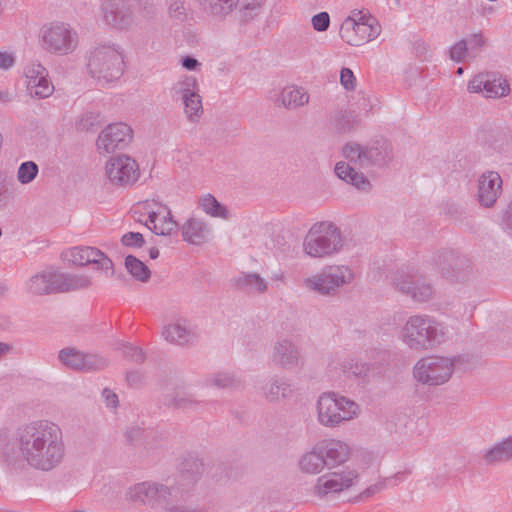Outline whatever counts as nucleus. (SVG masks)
Returning <instances> with one entry per match:
<instances>
[{
  "mask_svg": "<svg viewBox=\"0 0 512 512\" xmlns=\"http://www.w3.org/2000/svg\"><path fill=\"white\" fill-rule=\"evenodd\" d=\"M123 356L137 364L143 363L146 359L143 350L130 344H124L122 347Z\"/></svg>",
  "mask_w": 512,
  "mask_h": 512,
  "instance_id": "nucleus-48",
  "label": "nucleus"
},
{
  "mask_svg": "<svg viewBox=\"0 0 512 512\" xmlns=\"http://www.w3.org/2000/svg\"><path fill=\"white\" fill-rule=\"evenodd\" d=\"M470 93L484 92L488 98H500L510 92V85L498 72H481L468 83Z\"/></svg>",
  "mask_w": 512,
  "mask_h": 512,
  "instance_id": "nucleus-15",
  "label": "nucleus"
},
{
  "mask_svg": "<svg viewBox=\"0 0 512 512\" xmlns=\"http://www.w3.org/2000/svg\"><path fill=\"white\" fill-rule=\"evenodd\" d=\"M100 114L87 111L76 121V129L81 132H94L100 126Z\"/></svg>",
  "mask_w": 512,
  "mask_h": 512,
  "instance_id": "nucleus-43",
  "label": "nucleus"
},
{
  "mask_svg": "<svg viewBox=\"0 0 512 512\" xmlns=\"http://www.w3.org/2000/svg\"><path fill=\"white\" fill-rule=\"evenodd\" d=\"M241 384L239 378H237L234 374L227 372H219L207 377L203 385L206 387H216L219 389H232L237 388Z\"/></svg>",
  "mask_w": 512,
  "mask_h": 512,
  "instance_id": "nucleus-37",
  "label": "nucleus"
},
{
  "mask_svg": "<svg viewBox=\"0 0 512 512\" xmlns=\"http://www.w3.org/2000/svg\"><path fill=\"white\" fill-rule=\"evenodd\" d=\"M236 287L244 292L262 293L267 289V282L257 273L243 274L234 279Z\"/></svg>",
  "mask_w": 512,
  "mask_h": 512,
  "instance_id": "nucleus-35",
  "label": "nucleus"
},
{
  "mask_svg": "<svg viewBox=\"0 0 512 512\" xmlns=\"http://www.w3.org/2000/svg\"><path fill=\"white\" fill-rule=\"evenodd\" d=\"M62 258L77 266L93 264L95 266V269L104 270L106 273L110 271V274L114 275L113 261L102 251L95 247H73L69 250L64 251L62 253Z\"/></svg>",
  "mask_w": 512,
  "mask_h": 512,
  "instance_id": "nucleus-13",
  "label": "nucleus"
},
{
  "mask_svg": "<svg viewBox=\"0 0 512 512\" xmlns=\"http://www.w3.org/2000/svg\"><path fill=\"white\" fill-rule=\"evenodd\" d=\"M181 232L184 241L201 245L208 240L210 228L203 220L191 217L181 226Z\"/></svg>",
  "mask_w": 512,
  "mask_h": 512,
  "instance_id": "nucleus-28",
  "label": "nucleus"
},
{
  "mask_svg": "<svg viewBox=\"0 0 512 512\" xmlns=\"http://www.w3.org/2000/svg\"><path fill=\"white\" fill-rule=\"evenodd\" d=\"M393 284L401 293L410 296L417 302L428 301L433 295V287L429 283L421 281L404 270L397 271L393 278Z\"/></svg>",
  "mask_w": 512,
  "mask_h": 512,
  "instance_id": "nucleus-18",
  "label": "nucleus"
},
{
  "mask_svg": "<svg viewBox=\"0 0 512 512\" xmlns=\"http://www.w3.org/2000/svg\"><path fill=\"white\" fill-rule=\"evenodd\" d=\"M106 175L111 183L125 186L134 183L139 178V166L128 155L111 157L106 164Z\"/></svg>",
  "mask_w": 512,
  "mask_h": 512,
  "instance_id": "nucleus-16",
  "label": "nucleus"
},
{
  "mask_svg": "<svg viewBox=\"0 0 512 512\" xmlns=\"http://www.w3.org/2000/svg\"><path fill=\"white\" fill-rule=\"evenodd\" d=\"M272 362L288 371L300 370L305 365V357L300 344L289 337L278 339L272 348Z\"/></svg>",
  "mask_w": 512,
  "mask_h": 512,
  "instance_id": "nucleus-12",
  "label": "nucleus"
},
{
  "mask_svg": "<svg viewBox=\"0 0 512 512\" xmlns=\"http://www.w3.org/2000/svg\"><path fill=\"white\" fill-rule=\"evenodd\" d=\"M59 360L73 370L96 371L107 366V360L94 354L82 353L75 348L67 347L59 351Z\"/></svg>",
  "mask_w": 512,
  "mask_h": 512,
  "instance_id": "nucleus-19",
  "label": "nucleus"
},
{
  "mask_svg": "<svg viewBox=\"0 0 512 512\" xmlns=\"http://www.w3.org/2000/svg\"><path fill=\"white\" fill-rule=\"evenodd\" d=\"M503 223L512 231V203H510L503 214Z\"/></svg>",
  "mask_w": 512,
  "mask_h": 512,
  "instance_id": "nucleus-61",
  "label": "nucleus"
},
{
  "mask_svg": "<svg viewBox=\"0 0 512 512\" xmlns=\"http://www.w3.org/2000/svg\"><path fill=\"white\" fill-rule=\"evenodd\" d=\"M27 88L30 94L37 98H47L54 91V86L48 76H39L34 83H28Z\"/></svg>",
  "mask_w": 512,
  "mask_h": 512,
  "instance_id": "nucleus-42",
  "label": "nucleus"
},
{
  "mask_svg": "<svg viewBox=\"0 0 512 512\" xmlns=\"http://www.w3.org/2000/svg\"><path fill=\"white\" fill-rule=\"evenodd\" d=\"M149 257L151 259H157L159 257V250L156 247L149 249Z\"/></svg>",
  "mask_w": 512,
  "mask_h": 512,
  "instance_id": "nucleus-63",
  "label": "nucleus"
},
{
  "mask_svg": "<svg viewBox=\"0 0 512 512\" xmlns=\"http://www.w3.org/2000/svg\"><path fill=\"white\" fill-rule=\"evenodd\" d=\"M319 444L320 453L323 455L324 464L326 468L332 469L349 459L350 448L349 446L340 440H324Z\"/></svg>",
  "mask_w": 512,
  "mask_h": 512,
  "instance_id": "nucleus-24",
  "label": "nucleus"
},
{
  "mask_svg": "<svg viewBox=\"0 0 512 512\" xmlns=\"http://www.w3.org/2000/svg\"><path fill=\"white\" fill-rule=\"evenodd\" d=\"M340 82L346 90H354L356 86V78L349 68H342L340 71Z\"/></svg>",
  "mask_w": 512,
  "mask_h": 512,
  "instance_id": "nucleus-53",
  "label": "nucleus"
},
{
  "mask_svg": "<svg viewBox=\"0 0 512 512\" xmlns=\"http://www.w3.org/2000/svg\"><path fill=\"white\" fill-rule=\"evenodd\" d=\"M25 75L28 83H34L39 76H48V71L40 63H31L26 67Z\"/></svg>",
  "mask_w": 512,
  "mask_h": 512,
  "instance_id": "nucleus-51",
  "label": "nucleus"
},
{
  "mask_svg": "<svg viewBox=\"0 0 512 512\" xmlns=\"http://www.w3.org/2000/svg\"><path fill=\"white\" fill-rule=\"evenodd\" d=\"M142 379L143 376L139 371H131L126 375V380L130 386H138L141 384Z\"/></svg>",
  "mask_w": 512,
  "mask_h": 512,
  "instance_id": "nucleus-59",
  "label": "nucleus"
},
{
  "mask_svg": "<svg viewBox=\"0 0 512 512\" xmlns=\"http://www.w3.org/2000/svg\"><path fill=\"white\" fill-rule=\"evenodd\" d=\"M459 361V356L453 358L443 356L422 357L414 365L413 376L422 384L442 385L451 378Z\"/></svg>",
  "mask_w": 512,
  "mask_h": 512,
  "instance_id": "nucleus-7",
  "label": "nucleus"
},
{
  "mask_svg": "<svg viewBox=\"0 0 512 512\" xmlns=\"http://www.w3.org/2000/svg\"><path fill=\"white\" fill-rule=\"evenodd\" d=\"M133 131L125 123H113L104 128L96 141L100 154H109L116 149H124L132 141Z\"/></svg>",
  "mask_w": 512,
  "mask_h": 512,
  "instance_id": "nucleus-14",
  "label": "nucleus"
},
{
  "mask_svg": "<svg viewBox=\"0 0 512 512\" xmlns=\"http://www.w3.org/2000/svg\"><path fill=\"white\" fill-rule=\"evenodd\" d=\"M203 471V462L194 455H188L180 463L176 484L173 487H179V496L183 495L182 504L186 505L187 496L191 488L200 480Z\"/></svg>",
  "mask_w": 512,
  "mask_h": 512,
  "instance_id": "nucleus-17",
  "label": "nucleus"
},
{
  "mask_svg": "<svg viewBox=\"0 0 512 512\" xmlns=\"http://www.w3.org/2000/svg\"><path fill=\"white\" fill-rule=\"evenodd\" d=\"M388 481H389V479H382V480L378 481L377 483L366 488L361 493V496L362 497H370V496H373L374 494L384 490L387 487Z\"/></svg>",
  "mask_w": 512,
  "mask_h": 512,
  "instance_id": "nucleus-55",
  "label": "nucleus"
},
{
  "mask_svg": "<svg viewBox=\"0 0 512 512\" xmlns=\"http://www.w3.org/2000/svg\"><path fill=\"white\" fill-rule=\"evenodd\" d=\"M15 443L23 460L32 469L50 472L64 461L66 445L58 424L48 420H34L20 425L15 432Z\"/></svg>",
  "mask_w": 512,
  "mask_h": 512,
  "instance_id": "nucleus-1",
  "label": "nucleus"
},
{
  "mask_svg": "<svg viewBox=\"0 0 512 512\" xmlns=\"http://www.w3.org/2000/svg\"><path fill=\"white\" fill-rule=\"evenodd\" d=\"M105 21L115 28L125 29L132 23V10L125 0H107L103 4Z\"/></svg>",
  "mask_w": 512,
  "mask_h": 512,
  "instance_id": "nucleus-23",
  "label": "nucleus"
},
{
  "mask_svg": "<svg viewBox=\"0 0 512 512\" xmlns=\"http://www.w3.org/2000/svg\"><path fill=\"white\" fill-rule=\"evenodd\" d=\"M309 102V94L302 88L297 86H286L274 98L277 106H283L286 109H297Z\"/></svg>",
  "mask_w": 512,
  "mask_h": 512,
  "instance_id": "nucleus-27",
  "label": "nucleus"
},
{
  "mask_svg": "<svg viewBox=\"0 0 512 512\" xmlns=\"http://www.w3.org/2000/svg\"><path fill=\"white\" fill-rule=\"evenodd\" d=\"M162 335L166 341L179 346L188 345L195 339L194 332L185 320H178L166 325Z\"/></svg>",
  "mask_w": 512,
  "mask_h": 512,
  "instance_id": "nucleus-29",
  "label": "nucleus"
},
{
  "mask_svg": "<svg viewBox=\"0 0 512 512\" xmlns=\"http://www.w3.org/2000/svg\"><path fill=\"white\" fill-rule=\"evenodd\" d=\"M239 4V21L247 24L262 13L264 0H242Z\"/></svg>",
  "mask_w": 512,
  "mask_h": 512,
  "instance_id": "nucleus-38",
  "label": "nucleus"
},
{
  "mask_svg": "<svg viewBox=\"0 0 512 512\" xmlns=\"http://www.w3.org/2000/svg\"><path fill=\"white\" fill-rule=\"evenodd\" d=\"M43 48L58 55H67L75 50L78 44L77 33L68 25L54 23L42 30Z\"/></svg>",
  "mask_w": 512,
  "mask_h": 512,
  "instance_id": "nucleus-11",
  "label": "nucleus"
},
{
  "mask_svg": "<svg viewBox=\"0 0 512 512\" xmlns=\"http://www.w3.org/2000/svg\"><path fill=\"white\" fill-rule=\"evenodd\" d=\"M10 193L7 188L0 186V210L5 209L10 202Z\"/></svg>",
  "mask_w": 512,
  "mask_h": 512,
  "instance_id": "nucleus-60",
  "label": "nucleus"
},
{
  "mask_svg": "<svg viewBox=\"0 0 512 512\" xmlns=\"http://www.w3.org/2000/svg\"><path fill=\"white\" fill-rule=\"evenodd\" d=\"M125 437L128 443L135 445L145 437V431L139 427H131L126 430Z\"/></svg>",
  "mask_w": 512,
  "mask_h": 512,
  "instance_id": "nucleus-54",
  "label": "nucleus"
},
{
  "mask_svg": "<svg viewBox=\"0 0 512 512\" xmlns=\"http://www.w3.org/2000/svg\"><path fill=\"white\" fill-rule=\"evenodd\" d=\"M87 69L91 77L100 84L119 80L125 69L122 48L116 44L95 47L89 54Z\"/></svg>",
  "mask_w": 512,
  "mask_h": 512,
  "instance_id": "nucleus-4",
  "label": "nucleus"
},
{
  "mask_svg": "<svg viewBox=\"0 0 512 512\" xmlns=\"http://www.w3.org/2000/svg\"><path fill=\"white\" fill-rule=\"evenodd\" d=\"M502 192V179L498 172L487 171L478 180V201L482 207L494 206Z\"/></svg>",
  "mask_w": 512,
  "mask_h": 512,
  "instance_id": "nucleus-21",
  "label": "nucleus"
},
{
  "mask_svg": "<svg viewBox=\"0 0 512 512\" xmlns=\"http://www.w3.org/2000/svg\"><path fill=\"white\" fill-rule=\"evenodd\" d=\"M102 397L104 398L107 407L116 408L119 404L117 394L108 388L103 389Z\"/></svg>",
  "mask_w": 512,
  "mask_h": 512,
  "instance_id": "nucleus-56",
  "label": "nucleus"
},
{
  "mask_svg": "<svg viewBox=\"0 0 512 512\" xmlns=\"http://www.w3.org/2000/svg\"><path fill=\"white\" fill-rule=\"evenodd\" d=\"M354 274L347 266H327L320 273L305 280L309 289L321 295H332L338 288L353 280Z\"/></svg>",
  "mask_w": 512,
  "mask_h": 512,
  "instance_id": "nucleus-9",
  "label": "nucleus"
},
{
  "mask_svg": "<svg viewBox=\"0 0 512 512\" xmlns=\"http://www.w3.org/2000/svg\"><path fill=\"white\" fill-rule=\"evenodd\" d=\"M342 370L348 377H354L362 383H369L374 378L373 364L362 360H347L342 363Z\"/></svg>",
  "mask_w": 512,
  "mask_h": 512,
  "instance_id": "nucleus-32",
  "label": "nucleus"
},
{
  "mask_svg": "<svg viewBox=\"0 0 512 512\" xmlns=\"http://www.w3.org/2000/svg\"><path fill=\"white\" fill-rule=\"evenodd\" d=\"M124 265L129 274L137 281L146 283L151 277V271L148 266L134 255H127Z\"/></svg>",
  "mask_w": 512,
  "mask_h": 512,
  "instance_id": "nucleus-36",
  "label": "nucleus"
},
{
  "mask_svg": "<svg viewBox=\"0 0 512 512\" xmlns=\"http://www.w3.org/2000/svg\"><path fill=\"white\" fill-rule=\"evenodd\" d=\"M58 270L48 268L33 275L28 282V290L34 295L57 294L58 291Z\"/></svg>",
  "mask_w": 512,
  "mask_h": 512,
  "instance_id": "nucleus-25",
  "label": "nucleus"
},
{
  "mask_svg": "<svg viewBox=\"0 0 512 512\" xmlns=\"http://www.w3.org/2000/svg\"><path fill=\"white\" fill-rule=\"evenodd\" d=\"M361 12L353 11L340 26L339 35L343 41L351 46H361L376 39L381 33V26L376 18L371 15H362Z\"/></svg>",
  "mask_w": 512,
  "mask_h": 512,
  "instance_id": "nucleus-8",
  "label": "nucleus"
},
{
  "mask_svg": "<svg viewBox=\"0 0 512 512\" xmlns=\"http://www.w3.org/2000/svg\"><path fill=\"white\" fill-rule=\"evenodd\" d=\"M154 205H157L154 201H146L144 203V209L148 211V219L145 222V226L156 235L167 236L175 233L179 226L173 219L171 210L167 206L159 204V206L166 212L162 217H160L161 212L154 210Z\"/></svg>",
  "mask_w": 512,
  "mask_h": 512,
  "instance_id": "nucleus-20",
  "label": "nucleus"
},
{
  "mask_svg": "<svg viewBox=\"0 0 512 512\" xmlns=\"http://www.w3.org/2000/svg\"><path fill=\"white\" fill-rule=\"evenodd\" d=\"M343 155L349 163L340 161L335 165L334 172L338 178L353 185L358 190L368 192L371 182L362 173L357 171L350 163L361 168L371 166L384 167L393 159L391 144L385 139L372 141L366 145L356 142L347 143L343 148Z\"/></svg>",
  "mask_w": 512,
  "mask_h": 512,
  "instance_id": "nucleus-2",
  "label": "nucleus"
},
{
  "mask_svg": "<svg viewBox=\"0 0 512 512\" xmlns=\"http://www.w3.org/2000/svg\"><path fill=\"white\" fill-rule=\"evenodd\" d=\"M484 459L487 464H494L509 460L502 442L497 443L492 448L487 450L484 455Z\"/></svg>",
  "mask_w": 512,
  "mask_h": 512,
  "instance_id": "nucleus-46",
  "label": "nucleus"
},
{
  "mask_svg": "<svg viewBox=\"0 0 512 512\" xmlns=\"http://www.w3.org/2000/svg\"><path fill=\"white\" fill-rule=\"evenodd\" d=\"M400 340L411 350L434 349L446 339V328L429 315H412L401 327Z\"/></svg>",
  "mask_w": 512,
  "mask_h": 512,
  "instance_id": "nucleus-3",
  "label": "nucleus"
},
{
  "mask_svg": "<svg viewBox=\"0 0 512 512\" xmlns=\"http://www.w3.org/2000/svg\"><path fill=\"white\" fill-rule=\"evenodd\" d=\"M56 277H58L59 293L87 289L92 285L91 278L84 274L63 273L58 271Z\"/></svg>",
  "mask_w": 512,
  "mask_h": 512,
  "instance_id": "nucleus-33",
  "label": "nucleus"
},
{
  "mask_svg": "<svg viewBox=\"0 0 512 512\" xmlns=\"http://www.w3.org/2000/svg\"><path fill=\"white\" fill-rule=\"evenodd\" d=\"M39 167L34 161H25L20 164L17 170V180L26 185L31 183L38 175Z\"/></svg>",
  "mask_w": 512,
  "mask_h": 512,
  "instance_id": "nucleus-44",
  "label": "nucleus"
},
{
  "mask_svg": "<svg viewBox=\"0 0 512 512\" xmlns=\"http://www.w3.org/2000/svg\"><path fill=\"white\" fill-rule=\"evenodd\" d=\"M204 12L216 20H224L239 5V0H199Z\"/></svg>",
  "mask_w": 512,
  "mask_h": 512,
  "instance_id": "nucleus-31",
  "label": "nucleus"
},
{
  "mask_svg": "<svg viewBox=\"0 0 512 512\" xmlns=\"http://www.w3.org/2000/svg\"><path fill=\"white\" fill-rule=\"evenodd\" d=\"M197 81L193 76H185L177 81L171 88V97L176 101H182L189 97V93H196Z\"/></svg>",
  "mask_w": 512,
  "mask_h": 512,
  "instance_id": "nucleus-39",
  "label": "nucleus"
},
{
  "mask_svg": "<svg viewBox=\"0 0 512 512\" xmlns=\"http://www.w3.org/2000/svg\"><path fill=\"white\" fill-rule=\"evenodd\" d=\"M311 22L314 30L325 32L330 25V16L327 12H320L312 17Z\"/></svg>",
  "mask_w": 512,
  "mask_h": 512,
  "instance_id": "nucleus-52",
  "label": "nucleus"
},
{
  "mask_svg": "<svg viewBox=\"0 0 512 512\" xmlns=\"http://www.w3.org/2000/svg\"><path fill=\"white\" fill-rule=\"evenodd\" d=\"M359 413V405L335 392L322 393L317 401L319 422L326 427H336L354 419Z\"/></svg>",
  "mask_w": 512,
  "mask_h": 512,
  "instance_id": "nucleus-6",
  "label": "nucleus"
},
{
  "mask_svg": "<svg viewBox=\"0 0 512 512\" xmlns=\"http://www.w3.org/2000/svg\"><path fill=\"white\" fill-rule=\"evenodd\" d=\"M263 394L269 402H279L292 398L294 387L286 378H271L263 387Z\"/></svg>",
  "mask_w": 512,
  "mask_h": 512,
  "instance_id": "nucleus-30",
  "label": "nucleus"
},
{
  "mask_svg": "<svg viewBox=\"0 0 512 512\" xmlns=\"http://www.w3.org/2000/svg\"><path fill=\"white\" fill-rule=\"evenodd\" d=\"M502 443L504 445L508 459L511 460L512 459V437H508L507 439L502 441Z\"/></svg>",
  "mask_w": 512,
  "mask_h": 512,
  "instance_id": "nucleus-62",
  "label": "nucleus"
},
{
  "mask_svg": "<svg viewBox=\"0 0 512 512\" xmlns=\"http://www.w3.org/2000/svg\"><path fill=\"white\" fill-rule=\"evenodd\" d=\"M15 63V57L8 52H0V69H9Z\"/></svg>",
  "mask_w": 512,
  "mask_h": 512,
  "instance_id": "nucleus-58",
  "label": "nucleus"
},
{
  "mask_svg": "<svg viewBox=\"0 0 512 512\" xmlns=\"http://www.w3.org/2000/svg\"><path fill=\"white\" fill-rule=\"evenodd\" d=\"M159 402L166 408L183 411H195L204 403L197 400L191 393L180 389L162 393Z\"/></svg>",
  "mask_w": 512,
  "mask_h": 512,
  "instance_id": "nucleus-26",
  "label": "nucleus"
},
{
  "mask_svg": "<svg viewBox=\"0 0 512 512\" xmlns=\"http://www.w3.org/2000/svg\"><path fill=\"white\" fill-rule=\"evenodd\" d=\"M463 41L466 43L469 58L477 57L486 44V41L480 32L470 34L467 38L463 39Z\"/></svg>",
  "mask_w": 512,
  "mask_h": 512,
  "instance_id": "nucleus-45",
  "label": "nucleus"
},
{
  "mask_svg": "<svg viewBox=\"0 0 512 512\" xmlns=\"http://www.w3.org/2000/svg\"><path fill=\"white\" fill-rule=\"evenodd\" d=\"M202 210L213 216L227 218L228 211L226 208L211 194H207L199 200Z\"/></svg>",
  "mask_w": 512,
  "mask_h": 512,
  "instance_id": "nucleus-41",
  "label": "nucleus"
},
{
  "mask_svg": "<svg viewBox=\"0 0 512 512\" xmlns=\"http://www.w3.org/2000/svg\"><path fill=\"white\" fill-rule=\"evenodd\" d=\"M121 243L126 247L141 248L145 244V239L139 232H128L122 236Z\"/></svg>",
  "mask_w": 512,
  "mask_h": 512,
  "instance_id": "nucleus-50",
  "label": "nucleus"
},
{
  "mask_svg": "<svg viewBox=\"0 0 512 512\" xmlns=\"http://www.w3.org/2000/svg\"><path fill=\"white\" fill-rule=\"evenodd\" d=\"M342 247L340 229L332 222L315 223L306 234L303 250L310 257L322 258L337 253Z\"/></svg>",
  "mask_w": 512,
  "mask_h": 512,
  "instance_id": "nucleus-5",
  "label": "nucleus"
},
{
  "mask_svg": "<svg viewBox=\"0 0 512 512\" xmlns=\"http://www.w3.org/2000/svg\"><path fill=\"white\" fill-rule=\"evenodd\" d=\"M0 100L2 102H10L11 96L8 92H0Z\"/></svg>",
  "mask_w": 512,
  "mask_h": 512,
  "instance_id": "nucleus-64",
  "label": "nucleus"
},
{
  "mask_svg": "<svg viewBox=\"0 0 512 512\" xmlns=\"http://www.w3.org/2000/svg\"><path fill=\"white\" fill-rule=\"evenodd\" d=\"M433 261L442 275L453 282H466L472 275L470 260L454 250H443L433 256Z\"/></svg>",
  "mask_w": 512,
  "mask_h": 512,
  "instance_id": "nucleus-10",
  "label": "nucleus"
},
{
  "mask_svg": "<svg viewBox=\"0 0 512 512\" xmlns=\"http://www.w3.org/2000/svg\"><path fill=\"white\" fill-rule=\"evenodd\" d=\"M320 452L319 444H316L311 451L301 456L299 468L303 473L318 474L326 467L323 455Z\"/></svg>",
  "mask_w": 512,
  "mask_h": 512,
  "instance_id": "nucleus-34",
  "label": "nucleus"
},
{
  "mask_svg": "<svg viewBox=\"0 0 512 512\" xmlns=\"http://www.w3.org/2000/svg\"><path fill=\"white\" fill-rule=\"evenodd\" d=\"M181 102L184 105V113L191 123H196L203 114L202 100L200 95L196 93H189Z\"/></svg>",
  "mask_w": 512,
  "mask_h": 512,
  "instance_id": "nucleus-40",
  "label": "nucleus"
},
{
  "mask_svg": "<svg viewBox=\"0 0 512 512\" xmlns=\"http://www.w3.org/2000/svg\"><path fill=\"white\" fill-rule=\"evenodd\" d=\"M355 479H357L355 471H348L345 474L332 473L320 476L314 487V493L319 497H324L329 493L340 492L351 487Z\"/></svg>",
  "mask_w": 512,
  "mask_h": 512,
  "instance_id": "nucleus-22",
  "label": "nucleus"
},
{
  "mask_svg": "<svg viewBox=\"0 0 512 512\" xmlns=\"http://www.w3.org/2000/svg\"><path fill=\"white\" fill-rule=\"evenodd\" d=\"M181 64L183 68L189 71H195L201 66V63L196 58L189 55L182 57Z\"/></svg>",
  "mask_w": 512,
  "mask_h": 512,
  "instance_id": "nucleus-57",
  "label": "nucleus"
},
{
  "mask_svg": "<svg viewBox=\"0 0 512 512\" xmlns=\"http://www.w3.org/2000/svg\"><path fill=\"white\" fill-rule=\"evenodd\" d=\"M449 54L450 58L457 63L465 61V59L468 57V50L465 41L462 39L454 44L451 47Z\"/></svg>",
  "mask_w": 512,
  "mask_h": 512,
  "instance_id": "nucleus-49",
  "label": "nucleus"
},
{
  "mask_svg": "<svg viewBox=\"0 0 512 512\" xmlns=\"http://www.w3.org/2000/svg\"><path fill=\"white\" fill-rule=\"evenodd\" d=\"M169 15L178 21H185L187 18V8L184 0H169Z\"/></svg>",
  "mask_w": 512,
  "mask_h": 512,
  "instance_id": "nucleus-47",
  "label": "nucleus"
}]
</instances>
